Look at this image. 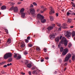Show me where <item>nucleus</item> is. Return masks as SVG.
<instances>
[{
    "label": "nucleus",
    "mask_w": 75,
    "mask_h": 75,
    "mask_svg": "<svg viewBox=\"0 0 75 75\" xmlns=\"http://www.w3.org/2000/svg\"><path fill=\"white\" fill-rule=\"evenodd\" d=\"M71 45H72L71 43H69V47H71Z\"/></svg>",
    "instance_id": "57"
},
{
    "label": "nucleus",
    "mask_w": 75,
    "mask_h": 75,
    "mask_svg": "<svg viewBox=\"0 0 75 75\" xmlns=\"http://www.w3.org/2000/svg\"><path fill=\"white\" fill-rule=\"evenodd\" d=\"M25 46V45H24V44H23L22 45H21V48H23V47H24Z\"/></svg>",
    "instance_id": "39"
},
{
    "label": "nucleus",
    "mask_w": 75,
    "mask_h": 75,
    "mask_svg": "<svg viewBox=\"0 0 75 75\" xmlns=\"http://www.w3.org/2000/svg\"><path fill=\"white\" fill-rule=\"evenodd\" d=\"M50 21H54V18L53 17V16H50Z\"/></svg>",
    "instance_id": "20"
},
{
    "label": "nucleus",
    "mask_w": 75,
    "mask_h": 75,
    "mask_svg": "<svg viewBox=\"0 0 75 75\" xmlns=\"http://www.w3.org/2000/svg\"><path fill=\"white\" fill-rule=\"evenodd\" d=\"M67 64H68L67 63H65L64 64V66H67Z\"/></svg>",
    "instance_id": "54"
},
{
    "label": "nucleus",
    "mask_w": 75,
    "mask_h": 75,
    "mask_svg": "<svg viewBox=\"0 0 75 75\" xmlns=\"http://www.w3.org/2000/svg\"><path fill=\"white\" fill-rule=\"evenodd\" d=\"M43 17H44L43 16L41 15L40 14H37V19H38V18L39 19H41Z\"/></svg>",
    "instance_id": "8"
},
{
    "label": "nucleus",
    "mask_w": 75,
    "mask_h": 75,
    "mask_svg": "<svg viewBox=\"0 0 75 75\" xmlns=\"http://www.w3.org/2000/svg\"><path fill=\"white\" fill-rule=\"evenodd\" d=\"M28 61L27 60H25L24 62L25 63V65H27V64H28Z\"/></svg>",
    "instance_id": "27"
},
{
    "label": "nucleus",
    "mask_w": 75,
    "mask_h": 75,
    "mask_svg": "<svg viewBox=\"0 0 75 75\" xmlns=\"http://www.w3.org/2000/svg\"><path fill=\"white\" fill-rule=\"evenodd\" d=\"M59 37H57L55 39V41L57 42H59Z\"/></svg>",
    "instance_id": "17"
},
{
    "label": "nucleus",
    "mask_w": 75,
    "mask_h": 75,
    "mask_svg": "<svg viewBox=\"0 0 75 75\" xmlns=\"http://www.w3.org/2000/svg\"><path fill=\"white\" fill-rule=\"evenodd\" d=\"M56 24L57 26H58L59 27H60L61 26V24H59L58 23H57Z\"/></svg>",
    "instance_id": "33"
},
{
    "label": "nucleus",
    "mask_w": 75,
    "mask_h": 75,
    "mask_svg": "<svg viewBox=\"0 0 75 75\" xmlns=\"http://www.w3.org/2000/svg\"><path fill=\"white\" fill-rule=\"evenodd\" d=\"M5 64V63L4 62H3L1 63H0V65H3V64Z\"/></svg>",
    "instance_id": "53"
},
{
    "label": "nucleus",
    "mask_w": 75,
    "mask_h": 75,
    "mask_svg": "<svg viewBox=\"0 0 75 75\" xmlns=\"http://www.w3.org/2000/svg\"><path fill=\"white\" fill-rule=\"evenodd\" d=\"M6 9V6H2L1 7V9L2 10H5V9Z\"/></svg>",
    "instance_id": "21"
},
{
    "label": "nucleus",
    "mask_w": 75,
    "mask_h": 75,
    "mask_svg": "<svg viewBox=\"0 0 75 75\" xmlns=\"http://www.w3.org/2000/svg\"><path fill=\"white\" fill-rule=\"evenodd\" d=\"M41 8H42V9L43 8H44V7L43 6H41Z\"/></svg>",
    "instance_id": "63"
},
{
    "label": "nucleus",
    "mask_w": 75,
    "mask_h": 75,
    "mask_svg": "<svg viewBox=\"0 0 75 75\" xmlns=\"http://www.w3.org/2000/svg\"><path fill=\"white\" fill-rule=\"evenodd\" d=\"M50 38L51 40H53L55 38V34H53L50 35Z\"/></svg>",
    "instance_id": "7"
},
{
    "label": "nucleus",
    "mask_w": 75,
    "mask_h": 75,
    "mask_svg": "<svg viewBox=\"0 0 75 75\" xmlns=\"http://www.w3.org/2000/svg\"><path fill=\"white\" fill-rule=\"evenodd\" d=\"M56 17H58V13H56Z\"/></svg>",
    "instance_id": "58"
},
{
    "label": "nucleus",
    "mask_w": 75,
    "mask_h": 75,
    "mask_svg": "<svg viewBox=\"0 0 75 75\" xmlns=\"http://www.w3.org/2000/svg\"><path fill=\"white\" fill-rule=\"evenodd\" d=\"M21 74H22V75H25V73H23V72H21Z\"/></svg>",
    "instance_id": "51"
},
{
    "label": "nucleus",
    "mask_w": 75,
    "mask_h": 75,
    "mask_svg": "<svg viewBox=\"0 0 75 75\" xmlns=\"http://www.w3.org/2000/svg\"><path fill=\"white\" fill-rule=\"evenodd\" d=\"M25 42H27V43L28 42V40L26 39L25 40Z\"/></svg>",
    "instance_id": "48"
},
{
    "label": "nucleus",
    "mask_w": 75,
    "mask_h": 75,
    "mask_svg": "<svg viewBox=\"0 0 75 75\" xmlns=\"http://www.w3.org/2000/svg\"><path fill=\"white\" fill-rule=\"evenodd\" d=\"M33 74H37V70H34L32 72Z\"/></svg>",
    "instance_id": "22"
},
{
    "label": "nucleus",
    "mask_w": 75,
    "mask_h": 75,
    "mask_svg": "<svg viewBox=\"0 0 75 75\" xmlns=\"http://www.w3.org/2000/svg\"><path fill=\"white\" fill-rule=\"evenodd\" d=\"M27 40H30V38H31L29 36L27 38Z\"/></svg>",
    "instance_id": "49"
},
{
    "label": "nucleus",
    "mask_w": 75,
    "mask_h": 75,
    "mask_svg": "<svg viewBox=\"0 0 75 75\" xmlns=\"http://www.w3.org/2000/svg\"><path fill=\"white\" fill-rule=\"evenodd\" d=\"M14 4H15V3H12L11 4V6H12V5H14Z\"/></svg>",
    "instance_id": "46"
},
{
    "label": "nucleus",
    "mask_w": 75,
    "mask_h": 75,
    "mask_svg": "<svg viewBox=\"0 0 75 75\" xmlns=\"http://www.w3.org/2000/svg\"><path fill=\"white\" fill-rule=\"evenodd\" d=\"M18 56V57L16 58V59H19V55H18V54L14 53V58H17Z\"/></svg>",
    "instance_id": "10"
},
{
    "label": "nucleus",
    "mask_w": 75,
    "mask_h": 75,
    "mask_svg": "<svg viewBox=\"0 0 75 75\" xmlns=\"http://www.w3.org/2000/svg\"><path fill=\"white\" fill-rule=\"evenodd\" d=\"M45 59H47V60H48V59H49V58H48V57H45Z\"/></svg>",
    "instance_id": "43"
},
{
    "label": "nucleus",
    "mask_w": 75,
    "mask_h": 75,
    "mask_svg": "<svg viewBox=\"0 0 75 75\" xmlns=\"http://www.w3.org/2000/svg\"><path fill=\"white\" fill-rule=\"evenodd\" d=\"M50 10H51V11L50 12V14H52V13H54V11H53V9H52V7L51 6H50Z\"/></svg>",
    "instance_id": "9"
},
{
    "label": "nucleus",
    "mask_w": 75,
    "mask_h": 75,
    "mask_svg": "<svg viewBox=\"0 0 75 75\" xmlns=\"http://www.w3.org/2000/svg\"><path fill=\"white\" fill-rule=\"evenodd\" d=\"M62 36L61 35L60 37V38H59V40H61V38H62Z\"/></svg>",
    "instance_id": "55"
},
{
    "label": "nucleus",
    "mask_w": 75,
    "mask_h": 75,
    "mask_svg": "<svg viewBox=\"0 0 75 75\" xmlns=\"http://www.w3.org/2000/svg\"><path fill=\"white\" fill-rule=\"evenodd\" d=\"M68 60H69V59L66 57L64 60L65 61H66V62H67V61H68Z\"/></svg>",
    "instance_id": "25"
},
{
    "label": "nucleus",
    "mask_w": 75,
    "mask_h": 75,
    "mask_svg": "<svg viewBox=\"0 0 75 75\" xmlns=\"http://www.w3.org/2000/svg\"><path fill=\"white\" fill-rule=\"evenodd\" d=\"M35 69V67H32V70H34Z\"/></svg>",
    "instance_id": "45"
},
{
    "label": "nucleus",
    "mask_w": 75,
    "mask_h": 75,
    "mask_svg": "<svg viewBox=\"0 0 75 75\" xmlns=\"http://www.w3.org/2000/svg\"><path fill=\"white\" fill-rule=\"evenodd\" d=\"M71 14H72V15H74V16H75V13H72Z\"/></svg>",
    "instance_id": "64"
},
{
    "label": "nucleus",
    "mask_w": 75,
    "mask_h": 75,
    "mask_svg": "<svg viewBox=\"0 0 75 75\" xmlns=\"http://www.w3.org/2000/svg\"><path fill=\"white\" fill-rule=\"evenodd\" d=\"M21 17H22L23 18H24L25 17V13H21Z\"/></svg>",
    "instance_id": "12"
},
{
    "label": "nucleus",
    "mask_w": 75,
    "mask_h": 75,
    "mask_svg": "<svg viewBox=\"0 0 75 75\" xmlns=\"http://www.w3.org/2000/svg\"><path fill=\"white\" fill-rule=\"evenodd\" d=\"M53 26H50L47 28V29L49 31H50V30H52L53 29Z\"/></svg>",
    "instance_id": "15"
},
{
    "label": "nucleus",
    "mask_w": 75,
    "mask_h": 75,
    "mask_svg": "<svg viewBox=\"0 0 75 75\" xmlns=\"http://www.w3.org/2000/svg\"><path fill=\"white\" fill-rule=\"evenodd\" d=\"M29 11L30 13L31 14H34L35 13V9L33 8H31L30 9Z\"/></svg>",
    "instance_id": "6"
},
{
    "label": "nucleus",
    "mask_w": 75,
    "mask_h": 75,
    "mask_svg": "<svg viewBox=\"0 0 75 75\" xmlns=\"http://www.w3.org/2000/svg\"><path fill=\"white\" fill-rule=\"evenodd\" d=\"M71 36L72 37H74L75 36V32L74 31H73L71 32Z\"/></svg>",
    "instance_id": "14"
},
{
    "label": "nucleus",
    "mask_w": 75,
    "mask_h": 75,
    "mask_svg": "<svg viewBox=\"0 0 75 75\" xmlns=\"http://www.w3.org/2000/svg\"><path fill=\"white\" fill-rule=\"evenodd\" d=\"M12 57V54L11 53H7L4 56V58L5 59H7L9 58H11Z\"/></svg>",
    "instance_id": "2"
},
{
    "label": "nucleus",
    "mask_w": 75,
    "mask_h": 75,
    "mask_svg": "<svg viewBox=\"0 0 75 75\" xmlns=\"http://www.w3.org/2000/svg\"><path fill=\"white\" fill-rule=\"evenodd\" d=\"M13 60V59L11 58V59H8V61H9V62H11V61H12Z\"/></svg>",
    "instance_id": "31"
},
{
    "label": "nucleus",
    "mask_w": 75,
    "mask_h": 75,
    "mask_svg": "<svg viewBox=\"0 0 75 75\" xmlns=\"http://www.w3.org/2000/svg\"><path fill=\"white\" fill-rule=\"evenodd\" d=\"M33 15V17H36V16H37V14H35V13H34V14H32Z\"/></svg>",
    "instance_id": "35"
},
{
    "label": "nucleus",
    "mask_w": 75,
    "mask_h": 75,
    "mask_svg": "<svg viewBox=\"0 0 75 75\" xmlns=\"http://www.w3.org/2000/svg\"><path fill=\"white\" fill-rule=\"evenodd\" d=\"M62 28L64 29H66V28H67V27H62Z\"/></svg>",
    "instance_id": "52"
},
{
    "label": "nucleus",
    "mask_w": 75,
    "mask_h": 75,
    "mask_svg": "<svg viewBox=\"0 0 75 75\" xmlns=\"http://www.w3.org/2000/svg\"><path fill=\"white\" fill-rule=\"evenodd\" d=\"M28 74L29 75H31V71H29Z\"/></svg>",
    "instance_id": "47"
},
{
    "label": "nucleus",
    "mask_w": 75,
    "mask_h": 75,
    "mask_svg": "<svg viewBox=\"0 0 75 75\" xmlns=\"http://www.w3.org/2000/svg\"><path fill=\"white\" fill-rule=\"evenodd\" d=\"M4 68H6L7 67V65H5L4 66Z\"/></svg>",
    "instance_id": "62"
},
{
    "label": "nucleus",
    "mask_w": 75,
    "mask_h": 75,
    "mask_svg": "<svg viewBox=\"0 0 75 75\" xmlns=\"http://www.w3.org/2000/svg\"><path fill=\"white\" fill-rule=\"evenodd\" d=\"M25 60H21L20 59L19 60L20 62H21V63H23V64L24 63V61Z\"/></svg>",
    "instance_id": "24"
},
{
    "label": "nucleus",
    "mask_w": 75,
    "mask_h": 75,
    "mask_svg": "<svg viewBox=\"0 0 75 75\" xmlns=\"http://www.w3.org/2000/svg\"><path fill=\"white\" fill-rule=\"evenodd\" d=\"M34 7V6L32 4H31L30 6V7L31 8H33Z\"/></svg>",
    "instance_id": "38"
},
{
    "label": "nucleus",
    "mask_w": 75,
    "mask_h": 75,
    "mask_svg": "<svg viewBox=\"0 0 75 75\" xmlns=\"http://www.w3.org/2000/svg\"><path fill=\"white\" fill-rule=\"evenodd\" d=\"M69 14H71V13H69V12L68 11L67 13V16H69Z\"/></svg>",
    "instance_id": "30"
},
{
    "label": "nucleus",
    "mask_w": 75,
    "mask_h": 75,
    "mask_svg": "<svg viewBox=\"0 0 75 75\" xmlns=\"http://www.w3.org/2000/svg\"><path fill=\"white\" fill-rule=\"evenodd\" d=\"M25 10L24 8H22L20 11V13H23V12Z\"/></svg>",
    "instance_id": "19"
},
{
    "label": "nucleus",
    "mask_w": 75,
    "mask_h": 75,
    "mask_svg": "<svg viewBox=\"0 0 75 75\" xmlns=\"http://www.w3.org/2000/svg\"><path fill=\"white\" fill-rule=\"evenodd\" d=\"M11 42V39L10 38L8 39L7 41V43L8 44H10Z\"/></svg>",
    "instance_id": "16"
},
{
    "label": "nucleus",
    "mask_w": 75,
    "mask_h": 75,
    "mask_svg": "<svg viewBox=\"0 0 75 75\" xmlns=\"http://www.w3.org/2000/svg\"><path fill=\"white\" fill-rule=\"evenodd\" d=\"M22 59V57H21V55H19V59Z\"/></svg>",
    "instance_id": "37"
},
{
    "label": "nucleus",
    "mask_w": 75,
    "mask_h": 75,
    "mask_svg": "<svg viewBox=\"0 0 75 75\" xmlns=\"http://www.w3.org/2000/svg\"><path fill=\"white\" fill-rule=\"evenodd\" d=\"M36 50L37 51H40V48L38 47L36 48Z\"/></svg>",
    "instance_id": "40"
},
{
    "label": "nucleus",
    "mask_w": 75,
    "mask_h": 75,
    "mask_svg": "<svg viewBox=\"0 0 75 75\" xmlns=\"http://www.w3.org/2000/svg\"><path fill=\"white\" fill-rule=\"evenodd\" d=\"M13 10L14 12H18V8H17V7H13L12 6L11 7L10 9V10H11V11H12Z\"/></svg>",
    "instance_id": "3"
},
{
    "label": "nucleus",
    "mask_w": 75,
    "mask_h": 75,
    "mask_svg": "<svg viewBox=\"0 0 75 75\" xmlns=\"http://www.w3.org/2000/svg\"><path fill=\"white\" fill-rule=\"evenodd\" d=\"M63 26H66V25H67V24L64 23L63 24Z\"/></svg>",
    "instance_id": "44"
},
{
    "label": "nucleus",
    "mask_w": 75,
    "mask_h": 75,
    "mask_svg": "<svg viewBox=\"0 0 75 75\" xmlns=\"http://www.w3.org/2000/svg\"><path fill=\"white\" fill-rule=\"evenodd\" d=\"M44 11H40V12L41 13H44Z\"/></svg>",
    "instance_id": "60"
},
{
    "label": "nucleus",
    "mask_w": 75,
    "mask_h": 75,
    "mask_svg": "<svg viewBox=\"0 0 75 75\" xmlns=\"http://www.w3.org/2000/svg\"><path fill=\"white\" fill-rule=\"evenodd\" d=\"M33 4L34 5V6H37V3H36L35 2L33 3Z\"/></svg>",
    "instance_id": "36"
},
{
    "label": "nucleus",
    "mask_w": 75,
    "mask_h": 75,
    "mask_svg": "<svg viewBox=\"0 0 75 75\" xmlns=\"http://www.w3.org/2000/svg\"><path fill=\"white\" fill-rule=\"evenodd\" d=\"M52 26H53V27H55V24H52Z\"/></svg>",
    "instance_id": "61"
},
{
    "label": "nucleus",
    "mask_w": 75,
    "mask_h": 75,
    "mask_svg": "<svg viewBox=\"0 0 75 75\" xmlns=\"http://www.w3.org/2000/svg\"><path fill=\"white\" fill-rule=\"evenodd\" d=\"M44 59H41V62H44Z\"/></svg>",
    "instance_id": "59"
},
{
    "label": "nucleus",
    "mask_w": 75,
    "mask_h": 75,
    "mask_svg": "<svg viewBox=\"0 0 75 75\" xmlns=\"http://www.w3.org/2000/svg\"><path fill=\"white\" fill-rule=\"evenodd\" d=\"M58 30L59 31H61V27H60L58 28Z\"/></svg>",
    "instance_id": "50"
},
{
    "label": "nucleus",
    "mask_w": 75,
    "mask_h": 75,
    "mask_svg": "<svg viewBox=\"0 0 75 75\" xmlns=\"http://www.w3.org/2000/svg\"><path fill=\"white\" fill-rule=\"evenodd\" d=\"M68 52V50L67 48L65 49L64 50V51L62 52V55H66V54H67V52Z\"/></svg>",
    "instance_id": "4"
},
{
    "label": "nucleus",
    "mask_w": 75,
    "mask_h": 75,
    "mask_svg": "<svg viewBox=\"0 0 75 75\" xmlns=\"http://www.w3.org/2000/svg\"><path fill=\"white\" fill-rule=\"evenodd\" d=\"M44 52H47V49L45 48L44 49Z\"/></svg>",
    "instance_id": "42"
},
{
    "label": "nucleus",
    "mask_w": 75,
    "mask_h": 75,
    "mask_svg": "<svg viewBox=\"0 0 75 75\" xmlns=\"http://www.w3.org/2000/svg\"><path fill=\"white\" fill-rule=\"evenodd\" d=\"M28 54V52H27L26 51H25L24 52V55H27V54Z\"/></svg>",
    "instance_id": "29"
},
{
    "label": "nucleus",
    "mask_w": 75,
    "mask_h": 75,
    "mask_svg": "<svg viewBox=\"0 0 75 75\" xmlns=\"http://www.w3.org/2000/svg\"><path fill=\"white\" fill-rule=\"evenodd\" d=\"M71 22V20L69 19H68L67 23H70Z\"/></svg>",
    "instance_id": "28"
},
{
    "label": "nucleus",
    "mask_w": 75,
    "mask_h": 75,
    "mask_svg": "<svg viewBox=\"0 0 75 75\" xmlns=\"http://www.w3.org/2000/svg\"><path fill=\"white\" fill-rule=\"evenodd\" d=\"M5 31L7 34L8 33V30L7 29H5Z\"/></svg>",
    "instance_id": "41"
},
{
    "label": "nucleus",
    "mask_w": 75,
    "mask_h": 75,
    "mask_svg": "<svg viewBox=\"0 0 75 75\" xmlns=\"http://www.w3.org/2000/svg\"><path fill=\"white\" fill-rule=\"evenodd\" d=\"M71 33H69L68 32H67L66 37L68 39H71Z\"/></svg>",
    "instance_id": "5"
},
{
    "label": "nucleus",
    "mask_w": 75,
    "mask_h": 75,
    "mask_svg": "<svg viewBox=\"0 0 75 75\" xmlns=\"http://www.w3.org/2000/svg\"><path fill=\"white\" fill-rule=\"evenodd\" d=\"M68 40H67V39L64 37H63L61 41V43L63 44V43L64 46H67L68 45Z\"/></svg>",
    "instance_id": "1"
},
{
    "label": "nucleus",
    "mask_w": 75,
    "mask_h": 75,
    "mask_svg": "<svg viewBox=\"0 0 75 75\" xmlns=\"http://www.w3.org/2000/svg\"><path fill=\"white\" fill-rule=\"evenodd\" d=\"M41 21L42 23H45L46 22V20L44 19V16L41 18Z\"/></svg>",
    "instance_id": "11"
},
{
    "label": "nucleus",
    "mask_w": 75,
    "mask_h": 75,
    "mask_svg": "<svg viewBox=\"0 0 75 75\" xmlns=\"http://www.w3.org/2000/svg\"><path fill=\"white\" fill-rule=\"evenodd\" d=\"M28 46L29 47H31L33 46V45L31 44H30L28 45Z\"/></svg>",
    "instance_id": "32"
},
{
    "label": "nucleus",
    "mask_w": 75,
    "mask_h": 75,
    "mask_svg": "<svg viewBox=\"0 0 75 75\" xmlns=\"http://www.w3.org/2000/svg\"><path fill=\"white\" fill-rule=\"evenodd\" d=\"M59 61L60 62H62V60H61V59H59Z\"/></svg>",
    "instance_id": "56"
},
{
    "label": "nucleus",
    "mask_w": 75,
    "mask_h": 75,
    "mask_svg": "<svg viewBox=\"0 0 75 75\" xmlns=\"http://www.w3.org/2000/svg\"><path fill=\"white\" fill-rule=\"evenodd\" d=\"M1 74H5L6 73V72H4V71L3 72V71H2L1 72Z\"/></svg>",
    "instance_id": "34"
},
{
    "label": "nucleus",
    "mask_w": 75,
    "mask_h": 75,
    "mask_svg": "<svg viewBox=\"0 0 75 75\" xmlns=\"http://www.w3.org/2000/svg\"><path fill=\"white\" fill-rule=\"evenodd\" d=\"M27 67L28 68H31V67H32V65L31 64H27Z\"/></svg>",
    "instance_id": "18"
},
{
    "label": "nucleus",
    "mask_w": 75,
    "mask_h": 75,
    "mask_svg": "<svg viewBox=\"0 0 75 75\" xmlns=\"http://www.w3.org/2000/svg\"><path fill=\"white\" fill-rule=\"evenodd\" d=\"M63 51H64V48H63L62 47H61L60 49V52H62Z\"/></svg>",
    "instance_id": "23"
},
{
    "label": "nucleus",
    "mask_w": 75,
    "mask_h": 75,
    "mask_svg": "<svg viewBox=\"0 0 75 75\" xmlns=\"http://www.w3.org/2000/svg\"><path fill=\"white\" fill-rule=\"evenodd\" d=\"M61 44H62V43H61V42H60L58 45V47L59 48H60V47H61Z\"/></svg>",
    "instance_id": "26"
},
{
    "label": "nucleus",
    "mask_w": 75,
    "mask_h": 75,
    "mask_svg": "<svg viewBox=\"0 0 75 75\" xmlns=\"http://www.w3.org/2000/svg\"><path fill=\"white\" fill-rule=\"evenodd\" d=\"M71 57V54H70V53H69L66 55V57L67 58H68L69 59Z\"/></svg>",
    "instance_id": "13"
}]
</instances>
